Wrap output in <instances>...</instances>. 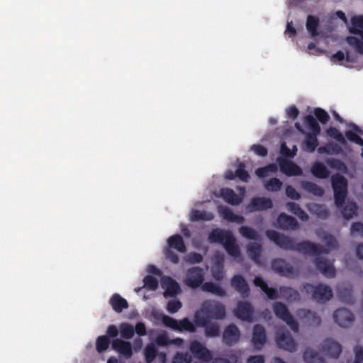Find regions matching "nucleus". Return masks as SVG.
<instances>
[{
	"label": "nucleus",
	"mask_w": 363,
	"mask_h": 363,
	"mask_svg": "<svg viewBox=\"0 0 363 363\" xmlns=\"http://www.w3.org/2000/svg\"><path fill=\"white\" fill-rule=\"evenodd\" d=\"M266 236L279 247L284 250L296 251L306 255L318 256L328 254V249L311 241H302L296 243L294 239L274 230H267Z\"/></svg>",
	"instance_id": "obj_1"
},
{
	"label": "nucleus",
	"mask_w": 363,
	"mask_h": 363,
	"mask_svg": "<svg viewBox=\"0 0 363 363\" xmlns=\"http://www.w3.org/2000/svg\"><path fill=\"white\" fill-rule=\"evenodd\" d=\"M208 240L211 243L223 245L227 253L233 257H238L240 255L239 246L236 244V240L230 230L220 228L213 229L208 235Z\"/></svg>",
	"instance_id": "obj_2"
},
{
	"label": "nucleus",
	"mask_w": 363,
	"mask_h": 363,
	"mask_svg": "<svg viewBox=\"0 0 363 363\" xmlns=\"http://www.w3.org/2000/svg\"><path fill=\"white\" fill-rule=\"evenodd\" d=\"M225 316V307L223 303L215 300H206L202 303L200 310L195 313L194 320L199 317L208 320H218L224 319Z\"/></svg>",
	"instance_id": "obj_3"
},
{
	"label": "nucleus",
	"mask_w": 363,
	"mask_h": 363,
	"mask_svg": "<svg viewBox=\"0 0 363 363\" xmlns=\"http://www.w3.org/2000/svg\"><path fill=\"white\" fill-rule=\"evenodd\" d=\"M348 29L350 33L358 35L360 38L355 36H347L345 38L346 42L357 53L363 55V16L352 17L351 26Z\"/></svg>",
	"instance_id": "obj_4"
},
{
	"label": "nucleus",
	"mask_w": 363,
	"mask_h": 363,
	"mask_svg": "<svg viewBox=\"0 0 363 363\" xmlns=\"http://www.w3.org/2000/svg\"><path fill=\"white\" fill-rule=\"evenodd\" d=\"M331 186L334 193L335 204L340 208L345 203L347 197V179L340 174H335L331 177Z\"/></svg>",
	"instance_id": "obj_5"
},
{
	"label": "nucleus",
	"mask_w": 363,
	"mask_h": 363,
	"mask_svg": "<svg viewBox=\"0 0 363 363\" xmlns=\"http://www.w3.org/2000/svg\"><path fill=\"white\" fill-rule=\"evenodd\" d=\"M167 245L164 252L165 258L173 264H178L179 262V257L172 249L184 253L186 251V247L183 238L178 234L172 235L167 240Z\"/></svg>",
	"instance_id": "obj_6"
},
{
	"label": "nucleus",
	"mask_w": 363,
	"mask_h": 363,
	"mask_svg": "<svg viewBox=\"0 0 363 363\" xmlns=\"http://www.w3.org/2000/svg\"><path fill=\"white\" fill-rule=\"evenodd\" d=\"M303 289L306 293L311 294L313 299L318 303H325L333 296L331 288L322 283L315 286L306 283L303 285Z\"/></svg>",
	"instance_id": "obj_7"
},
{
	"label": "nucleus",
	"mask_w": 363,
	"mask_h": 363,
	"mask_svg": "<svg viewBox=\"0 0 363 363\" xmlns=\"http://www.w3.org/2000/svg\"><path fill=\"white\" fill-rule=\"evenodd\" d=\"M273 311L279 319L283 320L295 333L298 331L299 327L297 321L290 313L286 306L281 302H275L273 304Z\"/></svg>",
	"instance_id": "obj_8"
},
{
	"label": "nucleus",
	"mask_w": 363,
	"mask_h": 363,
	"mask_svg": "<svg viewBox=\"0 0 363 363\" xmlns=\"http://www.w3.org/2000/svg\"><path fill=\"white\" fill-rule=\"evenodd\" d=\"M204 274L202 268L192 267L187 269L184 282L185 285L191 289H197L204 281Z\"/></svg>",
	"instance_id": "obj_9"
},
{
	"label": "nucleus",
	"mask_w": 363,
	"mask_h": 363,
	"mask_svg": "<svg viewBox=\"0 0 363 363\" xmlns=\"http://www.w3.org/2000/svg\"><path fill=\"white\" fill-rule=\"evenodd\" d=\"M271 267L275 273L281 277L291 278L298 274L297 271L295 270L293 266L281 258L272 259Z\"/></svg>",
	"instance_id": "obj_10"
},
{
	"label": "nucleus",
	"mask_w": 363,
	"mask_h": 363,
	"mask_svg": "<svg viewBox=\"0 0 363 363\" xmlns=\"http://www.w3.org/2000/svg\"><path fill=\"white\" fill-rule=\"evenodd\" d=\"M272 201L266 197H253L246 206V211L250 213L262 211L272 208Z\"/></svg>",
	"instance_id": "obj_11"
},
{
	"label": "nucleus",
	"mask_w": 363,
	"mask_h": 363,
	"mask_svg": "<svg viewBox=\"0 0 363 363\" xmlns=\"http://www.w3.org/2000/svg\"><path fill=\"white\" fill-rule=\"evenodd\" d=\"M189 350L194 357L199 359L206 362L212 359L211 351L197 340H194L190 343Z\"/></svg>",
	"instance_id": "obj_12"
},
{
	"label": "nucleus",
	"mask_w": 363,
	"mask_h": 363,
	"mask_svg": "<svg viewBox=\"0 0 363 363\" xmlns=\"http://www.w3.org/2000/svg\"><path fill=\"white\" fill-rule=\"evenodd\" d=\"M277 162L280 171L287 177L302 175V169L294 162L281 157L278 158Z\"/></svg>",
	"instance_id": "obj_13"
},
{
	"label": "nucleus",
	"mask_w": 363,
	"mask_h": 363,
	"mask_svg": "<svg viewBox=\"0 0 363 363\" xmlns=\"http://www.w3.org/2000/svg\"><path fill=\"white\" fill-rule=\"evenodd\" d=\"M194 324L198 327L204 328V333L207 337H216L220 335V327L216 323L211 322L204 318L197 317L194 320Z\"/></svg>",
	"instance_id": "obj_14"
},
{
	"label": "nucleus",
	"mask_w": 363,
	"mask_h": 363,
	"mask_svg": "<svg viewBox=\"0 0 363 363\" xmlns=\"http://www.w3.org/2000/svg\"><path fill=\"white\" fill-rule=\"evenodd\" d=\"M254 313V308L251 303L245 301H239L235 310V315L239 319L252 322Z\"/></svg>",
	"instance_id": "obj_15"
},
{
	"label": "nucleus",
	"mask_w": 363,
	"mask_h": 363,
	"mask_svg": "<svg viewBox=\"0 0 363 363\" xmlns=\"http://www.w3.org/2000/svg\"><path fill=\"white\" fill-rule=\"evenodd\" d=\"M335 322L342 328L349 327L354 321V315L345 308L337 309L333 313Z\"/></svg>",
	"instance_id": "obj_16"
},
{
	"label": "nucleus",
	"mask_w": 363,
	"mask_h": 363,
	"mask_svg": "<svg viewBox=\"0 0 363 363\" xmlns=\"http://www.w3.org/2000/svg\"><path fill=\"white\" fill-rule=\"evenodd\" d=\"M314 263L317 269L319 270L325 277L333 278L335 277V269L333 264L327 259L318 255L315 258Z\"/></svg>",
	"instance_id": "obj_17"
},
{
	"label": "nucleus",
	"mask_w": 363,
	"mask_h": 363,
	"mask_svg": "<svg viewBox=\"0 0 363 363\" xmlns=\"http://www.w3.org/2000/svg\"><path fill=\"white\" fill-rule=\"evenodd\" d=\"M276 342L278 347L289 352H294L296 343L289 332L277 333Z\"/></svg>",
	"instance_id": "obj_18"
},
{
	"label": "nucleus",
	"mask_w": 363,
	"mask_h": 363,
	"mask_svg": "<svg viewBox=\"0 0 363 363\" xmlns=\"http://www.w3.org/2000/svg\"><path fill=\"white\" fill-rule=\"evenodd\" d=\"M240 337V332L234 324L225 327L223 333V342L228 346L236 344Z\"/></svg>",
	"instance_id": "obj_19"
},
{
	"label": "nucleus",
	"mask_w": 363,
	"mask_h": 363,
	"mask_svg": "<svg viewBox=\"0 0 363 363\" xmlns=\"http://www.w3.org/2000/svg\"><path fill=\"white\" fill-rule=\"evenodd\" d=\"M232 287L238 291L242 298H246L250 295V286L242 276L234 275L231 279Z\"/></svg>",
	"instance_id": "obj_20"
},
{
	"label": "nucleus",
	"mask_w": 363,
	"mask_h": 363,
	"mask_svg": "<svg viewBox=\"0 0 363 363\" xmlns=\"http://www.w3.org/2000/svg\"><path fill=\"white\" fill-rule=\"evenodd\" d=\"M252 342L257 350H261L267 342L266 330L260 324H256L253 328Z\"/></svg>",
	"instance_id": "obj_21"
},
{
	"label": "nucleus",
	"mask_w": 363,
	"mask_h": 363,
	"mask_svg": "<svg viewBox=\"0 0 363 363\" xmlns=\"http://www.w3.org/2000/svg\"><path fill=\"white\" fill-rule=\"evenodd\" d=\"M296 313L300 320L309 326L316 327L321 323L320 318L313 311L308 309H299Z\"/></svg>",
	"instance_id": "obj_22"
},
{
	"label": "nucleus",
	"mask_w": 363,
	"mask_h": 363,
	"mask_svg": "<svg viewBox=\"0 0 363 363\" xmlns=\"http://www.w3.org/2000/svg\"><path fill=\"white\" fill-rule=\"evenodd\" d=\"M112 348L126 359L133 355L132 345L130 342L116 338L112 342Z\"/></svg>",
	"instance_id": "obj_23"
},
{
	"label": "nucleus",
	"mask_w": 363,
	"mask_h": 363,
	"mask_svg": "<svg viewBox=\"0 0 363 363\" xmlns=\"http://www.w3.org/2000/svg\"><path fill=\"white\" fill-rule=\"evenodd\" d=\"M279 228L284 230H296L298 228V223L296 219L284 213H281L277 219Z\"/></svg>",
	"instance_id": "obj_24"
},
{
	"label": "nucleus",
	"mask_w": 363,
	"mask_h": 363,
	"mask_svg": "<svg viewBox=\"0 0 363 363\" xmlns=\"http://www.w3.org/2000/svg\"><path fill=\"white\" fill-rule=\"evenodd\" d=\"M323 350L325 354L330 357L337 359L341 353L342 347L338 342L327 339L324 340L323 343Z\"/></svg>",
	"instance_id": "obj_25"
},
{
	"label": "nucleus",
	"mask_w": 363,
	"mask_h": 363,
	"mask_svg": "<svg viewBox=\"0 0 363 363\" xmlns=\"http://www.w3.org/2000/svg\"><path fill=\"white\" fill-rule=\"evenodd\" d=\"M162 286L165 289L164 293L165 297H174L181 291L179 284L170 277H167L163 281Z\"/></svg>",
	"instance_id": "obj_26"
},
{
	"label": "nucleus",
	"mask_w": 363,
	"mask_h": 363,
	"mask_svg": "<svg viewBox=\"0 0 363 363\" xmlns=\"http://www.w3.org/2000/svg\"><path fill=\"white\" fill-rule=\"evenodd\" d=\"M109 304L116 313H121L124 309L128 308V303L118 294H114L109 300Z\"/></svg>",
	"instance_id": "obj_27"
},
{
	"label": "nucleus",
	"mask_w": 363,
	"mask_h": 363,
	"mask_svg": "<svg viewBox=\"0 0 363 363\" xmlns=\"http://www.w3.org/2000/svg\"><path fill=\"white\" fill-rule=\"evenodd\" d=\"M222 198L231 205H238L242 202V199L231 189L224 188L220 189Z\"/></svg>",
	"instance_id": "obj_28"
},
{
	"label": "nucleus",
	"mask_w": 363,
	"mask_h": 363,
	"mask_svg": "<svg viewBox=\"0 0 363 363\" xmlns=\"http://www.w3.org/2000/svg\"><path fill=\"white\" fill-rule=\"evenodd\" d=\"M247 255L249 257L257 264H260V257L262 252V246L260 244L252 242L247 247Z\"/></svg>",
	"instance_id": "obj_29"
},
{
	"label": "nucleus",
	"mask_w": 363,
	"mask_h": 363,
	"mask_svg": "<svg viewBox=\"0 0 363 363\" xmlns=\"http://www.w3.org/2000/svg\"><path fill=\"white\" fill-rule=\"evenodd\" d=\"M279 293L288 301L295 302L298 301L301 298L300 294L296 289L289 286H282L279 287Z\"/></svg>",
	"instance_id": "obj_30"
},
{
	"label": "nucleus",
	"mask_w": 363,
	"mask_h": 363,
	"mask_svg": "<svg viewBox=\"0 0 363 363\" xmlns=\"http://www.w3.org/2000/svg\"><path fill=\"white\" fill-rule=\"evenodd\" d=\"M201 289L204 292H208L218 296L223 297L226 295L224 289H223L219 285L211 281L203 282L201 286Z\"/></svg>",
	"instance_id": "obj_31"
},
{
	"label": "nucleus",
	"mask_w": 363,
	"mask_h": 363,
	"mask_svg": "<svg viewBox=\"0 0 363 363\" xmlns=\"http://www.w3.org/2000/svg\"><path fill=\"white\" fill-rule=\"evenodd\" d=\"M301 185L306 191L313 194V196H322L324 194L323 188L313 182L302 181Z\"/></svg>",
	"instance_id": "obj_32"
},
{
	"label": "nucleus",
	"mask_w": 363,
	"mask_h": 363,
	"mask_svg": "<svg viewBox=\"0 0 363 363\" xmlns=\"http://www.w3.org/2000/svg\"><path fill=\"white\" fill-rule=\"evenodd\" d=\"M311 173L314 177L318 179H326L330 175L329 170L322 162H316L313 164Z\"/></svg>",
	"instance_id": "obj_33"
},
{
	"label": "nucleus",
	"mask_w": 363,
	"mask_h": 363,
	"mask_svg": "<svg viewBox=\"0 0 363 363\" xmlns=\"http://www.w3.org/2000/svg\"><path fill=\"white\" fill-rule=\"evenodd\" d=\"M304 361L307 363H326L325 359L312 349H306L303 354Z\"/></svg>",
	"instance_id": "obj_34"
},
{
	"label": "nucleus",
	"mask_w": 363,
	"mask_h": 363,
	"mask_svg": "<svg viewBox=\"0 0 363 363\" xmlns=\"http://www.w3.org/2000/svg\"><path fill=\"white\" fill-rule=\"evenodd\" d=\"M319 134L315 133H308L306 135L305 140L303 142L304 150L313 152L315 150L318 145V135Z\"/></svg>",
	"instance_id": "obj_35"
},
{
	"label": "nucleus",
	"mask_w": 363,
	"mask_h": 363,
	"mask_svg": "<svg viewBox=\"0 0 363 363\" xmlns=\"http://www.w3.org/2000/svg\"><path fill=\"white\" fill-rule=\"evenodd\" d=\"M214 218V215L211 212L200 210H193L191 213V220L193 221H210Z\"/></svg>",
	"instance_id": "obj_36"
},
{
	"label": "nucleus",
	"mask_w": 363,
	"mask_h": 363,
	"mask_svg": "<svg viewBox=\"0 0 363 363\" xmlns=\"http://www.w3.org/2000/svg\"><path fill=\"white\" fill-rule=\"evenodd\" d=\"M306 29L311 36L315 37L318 35V28L319 26V19L312 15H308L306 23Z\"/></svg>",
	"instance_id": "obj_37"
},
{
	"label": "nucleus",
	"mask_w": 363,
	"mask_h": 363,
	"mask_svg": "<svg viewBox=\"0 0 363 363\" xmlns=\"http://www.w3.org/2000/svg\"><path fill=\"white\" fill-rule=\"evenodd\" d=\"M340 208H342V213L343 217L346 220H349L357 214L358 206L355 202L348 201L345 206L343 205Z\"/></svg>",
	"instance_id": "obj_38"
},
{
	"label": "nucleus",
	"mask_w": 363,
	"mask_h": 363,
	"mask_svg": "<svg viewBox=\"0 0 363 363\" xmlns=\"http://www.w3.org/2000/svg\"><path fill=\"white\" fill-rule=\"evenodd\" d=\"M308 209L320 218L326 219L329 216V211L324 205L312 203Z\"/></svg>",
	"instance_id": "obj_39"
},
{
	"label": "nucleus",
	"mask_w": 363,
	"mask_h": 363,
	"mask_svg": "<svg viewBox=\"0 0 363 363\" xmlns=\"http://www.w3.org/2000/svg\"><path fill=\"white\" fill-rule=\"evenodd\" d=\"M278 167L276 164L271 163L263 167H259L255 170L256 175L259 178H264L269 175V173H276Z\"/></svg>",
	"instance_id": "obj_40"
},
{
	"label": "nucleus",
	"mask_w": 363,
	"mask_h": 363,
	"mask_svg": "<svg viewBox=\"0 0 363 363\" xmlns=\"http://www.w3.org/2000/svg\"><path fill=\"white\" fill-rule=\"evenodd\" d=\"M304 123L311 130L310 133L320 134L321 128L317 120L312 115H307L304 118Z\"/></svg>",
	"instance_id": "obj_41"
},
{
	"label": "nucleus",
	"mask_w": 363,
	"mask_h": 363,
	"mask_svg": "<svg viewBox=\"0 0 363 363\" xmlns=\"http://www.w3.org/2000/svg\"><path fill=\"white\" fill-rule=\"evenodd\" d=\"M157 349L153 343L146 345L144 350L145 359L147 363H152L157 355Z\"/></svg>",
	"instance_id": "obj_42"
},
{
	"label": "nucleus",
	"mask_w": 363,
	"mask_h": 363,
	"mask_svg": "<svg viewBox=\"0 0 363 363\" xmlns=\"http://www.w3.org/2000/svg\"><path fill=\"white\" fill-rule=\"evenodd\" d=\"M283 185L282 182L278 178H271L264 183V188L268 191H278Z\"/></svg>",
	"instance_id": "obj_43"
},
{
	"label": "nucleus",
	"mask_w": 363,
	"mask_h": 363,
	"mask_svg": "<svg viewBox=\"0 0 363 363\" xmlns=\"http://www.w3.org/2000/svg\"><path fill=\"white\" fill-rule=\"evenodd\" d=\"M121 335L124 339L129 340L134 335V328L129 323H123L119 326Z\"/></svg>",
	"instance_id": "obj_44"
},
{
	"label": "nucleus",
	"mask_w": 363,
	"mask_h": 363,
	"mask_svg": "<svg viewBox=\"0 0 363 363\" xmlns=\"http://www.w3.org/2000/svg\"><path fill=\"white\" fill-rule=\"evenodd\" d=\"M111 343L110 339L106 335L98 337L96 342V348L98 352L101 353L106 351Z\"/></svg>",
	"instance_id": "obj_45"
},
{
	"label": "nucleus",
	"mask_w": 363,
	"mask_h": 363,
	"mask_svg": "<svg viewBox=\"0 0 363 363\" xmlns=\"http://www.w3.org/2000/svg\"><path fill=\"white\" fill-rule=\"evenodd\" d=\"M239 231L242 237L248 240H256L259 238L257 231L248 226H241Z\"/></svg>",
	"instance_id": "obj_46"
},
{
	"label": "nucleus",
	"mask_w": 363,
	"mask_h": 363,
	"mask_svg": "<svg viewBox=\"0 0 363 363\" xmlns=\"http://www.w3.org/2000/svg\"><path fill=\"white\" fill-rule=\"evenodd\" d=\"M212 275L216 280H221L223 277V259L217 260L211 268Z\"/></svg>",
	"instance_id": "obj_47"
},
{
	"label": "nucleus",
	"mask_w": 363,
	"mask_h": 363,
	"mask_svg": "<svg viewBox=\"0 0 363 363\" xmlns=\"http://www.w3.org/2000/svg\"><path fill=\"white\" fill-rule=\"evenodd\" d=\"M177 331L194 333L196 331V328L188 318H184L178 322V329Z\"/></svg>",
	"instance_id": "obj_48"
},
{
	"label": "nucleus",
	"mask_w": 363,
	"mask_h": 363,
	"mask_svg": "<svg viewBox=\"0 0 363 363\" xmlns=\"http://www.w3.org/2000/svg\"><path fill=\"white\" fill-rule=\"evenodd\" d=\"M235 176L240 181L247 182L250 178L248 172L245 169V165L243 162H240L238 165L235 170Z\"/></svg>",
	"instance_id": "obj_49"
},
{
	"label": "nucleus",
	"mask_w": 363,
	"mask_h": 363,
	"mask_svg": "<svg viewBox=\"0 0 363 363\" xmlns=\"http://www.w3.org/2000/svg\"><path fill=\"white\" fill-rule=\"evenodd\" d=\"M228 358H223L218 357L214 359L212 358V363H238V357L235 352H230L228 354Z\"/></svg>",
	"instance_id": "obj_50"
},
{
	"label": "nucleus",
	"mask_w": 363,
	"mask_h": 363,
	"mask_svg": "<svg viewBox=\"0 0 363 363\" xmlns=\"http://www.w3.org/2000/svg\"><path fill=\"white\" fill-rule=\"evenodd\" d=\"M326 132L328 135L335 139L342 145H345L347 143L343 135L336 128L330 127Z\"/></svg>",
	"instance_id": "obj_51"
},
{
	"label": "nucleus",
	"mask_w": 363,
	"mask_h": 363,
	"mask_svg": "<svg viewBox=\"0 0 363 363\" xmlns=\"http://www.w3.org/2000/svg\"><path fill=\"white\" fill-rule=\"evenodd\" d=\"M327 164L332 169L343 171L346 169V165L343 162L336 158H329L326 160Z\"/></svg>",
	"instance_id": "obj_52"
},
{
	"label": "nucleus",
	"mask_w": 363,
	"mask_h": 363,
	"mask_svg": "<svg viewBox=\"0 0 363 363\" xmlns=\"http://www.w3.org/2000/svg\"><path fill=\"white\" fill-rule=\"evenodd\" d=\"M314 115L322 124H325L330 119V116L326 111L321 108L314 109Z\"/></svg>",
	"instance_id": "obj_53"
},
{
	"label": "nucleus",
	"mask_w": 363,
	"mask_h": 363,
	"mask_svg": "<svg viewBox=\"0 0 363 363\" xmlns=\"http://www.w3.org/2000/svg\"><path fill=\"white\" fill-rule=\"evenodd\" d=\"M143 281V287H146L148 289L154 291L156 290L158 287L157 279L151 275H147L146 277H145Z\"/></svg>",
	"instance_id": "obj_54"
},
{
	"label": "nucleus",
	"mask_w": 363,
	"mask_h": 363,
	"mask_svg": "<svg viewBox=\"0 0 363 363\" xmlns=\"http://www.w3.org/2000/svg\"><path fill=\"white\" fill-rule=\"evenodd\" d=\"M203 259V257L200 253L194 252L189 253L185 258L186 262L191 264L201 263Z\"/></svg>",
	"instance_id": "obj_55"
},
{
	"label": "nucleus",
	"mask_w": 363,
	"mask_h": 363,
	"mask_svg": "<svg viewBox=\"0 0 363 363\" xmlns=\"http://www.w3.org/2000/svg\"><path fill=\"white\" fill-rule=\"evenodd\" d=\"M222 216H223V218H225L228 220H230V221H242L243 220V218L242 216H237V215L234 214L233 212L228 208H225L223 210Z\"/></svg>",
	"instance_id": "obj_56"
},
{
	"label": "nucleus",
	"mask_w": 363,
	"mask_h": 363,
	"mask_svg": "<svg viewBox=\"0 0 363 363\" xmlns=\"http://www.w3.org/2000/svg\"><path fill=\"white\" fill-rule=\"evenodd\" d=\"M191 357L187 353L177 352L172 360V363H191Z\"/></svg>",
	"instance_id": "obj_57"
},
{
	"label": "nucleus",
	"mask_w": 363,
	"mask_h": 363,
	"mask_svg": "<svg viewBox=\"0 0 363 363\" xmlns=\"http://www.w3.org/2000/svg\"><path fill=\"white\" fill-rule=\"evenodd\" d=\"M345 136L350 141L363 147V139L356 133L352 130H347L345 133Z\"/></svg>",
	"instance_id": "obj_58"
},
{
	"label": "nucleus",
	"mask_w": 363,
	"mask_h": 363,
	"mask_svg": "<svg viewBox=\"0 0 363 363\" xmlns=\"http://www.w3.org/2000/svg\"><path fill=\"white\" fill-rule=\"evenodd\" d=\"M182 306V304L180 301L179 300H171L168 302L167 306V310L170 313H177Z\"/></svg>",
	"instance_id": "obj_59"
},
{
	"label": "nucleus",
	"mask_w": 363,
	"mask_h": 363,
	"mask_svg": "<svg viewBox=\"0 0 363 363\" xmlns=\"http://www.w3.org/2000/svg\"><path fill=\"white\" fill-rule=\"evenodd\" d=\"M178 320H177L176 319L172 318V317H169V316H167V315H164L163 318H162V323L163 324L166 326V327H168L174 330H177L178 329Z\"/></svg>",
	"instance_id": "obj_60"
},
{
	"label": "nucleus",
	"mask_w": 363,
	"mask_h": 363,
	"mask_svg": "<svg viewBox=\"0 0 363 363\" xmlns=\"http://www.w3.org/2000/svg\"><path fill=\"white\" fill-rule=\"evenodd\" d=\"M295 147V152H291V150L287 147L286 143H282L281 144L280 147V153L284 157L293 158L296 155L297 152V147L296 145H294Z\"/></svg>",
	"instance_id": "obj_61"
},
{
	"label": "nucleus",
	"mask_w": 363,
	"mask_h": 363,
	"mask_svg": "<svg viewBox=\"0 0 363 363\" xmlns=\"http://www.w3.org/2000/svg\"><path fill=\"white\" fill-rule=\"evenodd\" d=\"M155 342L159 346H167L170 344V340L165 333L158 335Z\"/></svg>",
	"instance_id": "obj_62"
},
{
	"label": "nucleus",
	"mask_w": 363,
	"mask_h": 363,
	"mask_svg": "<svg viewBox=\"0 0 363 363\" xmlns=\"http://www.w3.org/2000/svg\"><path fill=\"white\" fill-rule=\"evenodd\" d=\"M285 191L286 196L291 199L298 200L301 198L300 194L291 185L286 186Z\"/></svg>",
	"instance_id": "obj_63"
},
{
	"label": "nucleus",
	"mask_w": 363,
	"mask_h": 363,
	"mask_svg": "<svg viewBox=\"0 0 363 363\" xmlns=\"http://www.w3.org/2000/svg\"><path fill=\"white\" fill-rule=\"evenodd\" d=\"M251 150L260 157H265L268 153L267 149L262 145H253Z\"/></svg>",
	"instance_id": "obj_64"
}]
</instances>
